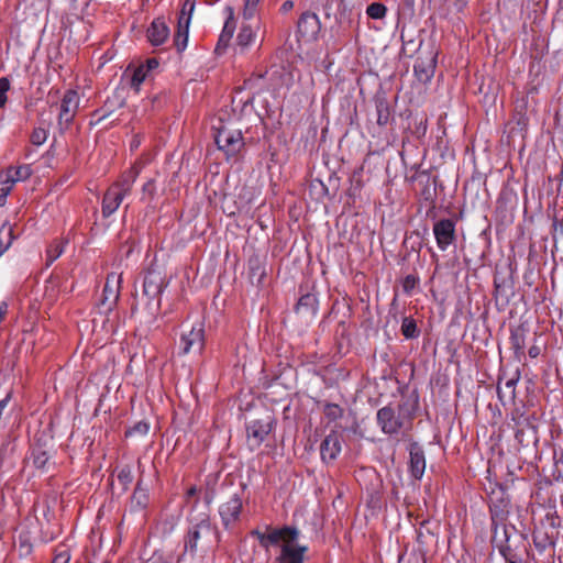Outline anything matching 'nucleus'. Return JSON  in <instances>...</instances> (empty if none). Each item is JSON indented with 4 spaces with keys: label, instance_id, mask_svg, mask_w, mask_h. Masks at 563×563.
Masks as SVG:
<instances>
[{
    "label": "nucleus",
    "instance_id": "obj_31",
    "mask_svg": "<svg viewBox=\"0 0 563 563\" xmlns=\"http://www.w3.org/2000/svg\"><path fill=\"white\" fill-rule=\"evenodd\" d=\"M47 131L43 128H35L30 136L31 143L34 145H42L47 140Z\"/></svg>",
    "mask_w": 563,
    "mask_h": 563
},
{
    "label": "nucleus",
    "instance_id": "obj_3",
    "mask_svg": "<svg viewBox=\"0 0 563 563\" xmlns=\"http://www.w3.org/2000/svg\"><path fill=\"white\" fill-rule=\"evenodd\" d=\"M137 175V169L132 168L120 183L113 184L107 190L102 200V214L104 217H110L118 210L123 199L130 194Z\"/></svg>",
    "mask_w": 563,
    "mask_h": 563
},
{
    "label": "nucleus",
    "instance_id": "obj_13",
    "mask_svg": "<svg viewBox=\"0 0 563 563\" xmlns=\"http://www.w3.org/2000/svg\"><path fill=\"white\" fill-rule=\"evenodd\" d=\"M377 422L386 434H395L402 428V422L390 407H383L377 411Z\"/></svg>",
    "mask_w": 563,
    "mask_h": 563
},
{
    "label": "nucleus",
    "instance_id": "obj_19",
    "mask_svg": "<svg viewBox=\"0 0 563 563\" xmlns=\"http://www.w3.org/2000/svg\"><path fill=\"white\" fill-rule=\"evenodd\" d=\"M227 20L223 26V30L219 36L218 47L223 46L227 47L229 42L231 41L234 31H235V21H234V12L232 8H227Z\"/></svg>",
    "mask_w": 563,
    "mask_h": 563
},
{
    "label": "nucleus",
    "instance_id": "obj_4",
    "mask_svg": "<svg viewBox=\"0 0 563 563\" xmlns=\"http://www.w3.org/2000/svg\"><path fill=\"white\" fill-rule=\"evenodd\" d=\"M216 144L223 151L228 158L236 157L244 147V139L241 130H233L221 125L214 136Z\"/></svg>",
    "mask_w": 563,
    "mask_h": 563
},
{
    "label": "nucleus",
    "instance_id": "obj_25",
    "mask_svg": "<svg viewBox=\"0 0 563 563\" xmlns=\"http://www.w3.org/2000/svg\"><path fill=\"white\" fill-rule=\"evenodd\" d=\"M401 332L404 336L407 339L417 338L419 332L415 320L410 318H405L401 324Z\"/></svg>",
    "mask_w": 563,
    "mask_h": 563
},
{
    "label": "nucleus",
    "instance_id": "obj_18",
    "mask_svg": "<svg viewBox=\"0 0 563 563\" xmlns=\"http://www.w3.org/2000/svg\"><path fill=\"white\" fill-rule=\"evenodd\" d=\"M409 467L412 477L416 479H420L423 476L426 470V459L423 451L417 445H413L410 449Z\"/></svg>",
    "mask_w": 563,
    "mask_h": 563
},
{
    "label": "nucleus",
    "instance_id": "obj_50",
    "mask_svg": "<svg viewBox=\"0 0 563 563\" xmlns=\"http://www.w3.org/2000/svg\"><path fill=\"white\" fill-rule=\"evenodd\" d=\"M3 254V246L0 247V256Z\"/></svg>",
    "mask_w": 563,
    "mask_h": 563
},
{
    "label": "nucleus",
    "instance_id": "obj_28",
    "mask_svg": "<svg viewBox=\"0 0 563 563\" xmlns=\"http://www.w3.org/2000/svg\"><path fill=\"white\" fill-rule=\"evenodd\" d=\"M70 556V551L66 545H58L55 550L52 563H69Z\"/></svg>",
    "mask_w": 563,
    "mask_h": 563
},
{
    "label": "nucleus",
    "instance_id": "obj_49",
    "mask_svg": "<svg viewBox=\"0 0 563 563\" xmlns=\"http://www.w3.org/2000/svg\"><path fill=\"white\" fill-rule=\"evenodd\" d=\"M415 71H416V73H419V71H420V65H419V64H416V65H415Z\"/></svg>",
    "mask_w": 563,
    "mask_h": 563
},
{
    "label": "nucleus",
    "instance_id": "obj_48",
    "mask_svg": "<svg viewBox=\"0 0 563 563\" xmlns=\"http://www.w3.org/2000/svg\"><path fill=\"white\" fill-rule=\"evenodd\" d=\"M196 493H197V488L195 486H192L187 490V497H191V496L196 495Z\"/></svg>",
    "mask_w": 563,
    "mask_h": 563
},
{
    "label": "nucleus",
    "instance_id": "obj_24",
    "mask_svg": "<svg viewBox=\"0 0 563 563\" xmlns=\"http://www.w3.org/2000/svg\"><path fill=\"white\" fill-rule=\"evenodd\" d=\"M147 74V69L145 68L144 65H141L137 68H135L131 78V87L137 91L140 89V86L146 79Z\"/></svg>",
    "mask_w": 563,
    "mask_h": 563
},
{
    "label": "nucleus",
    "instance_id": "obj_2",
    "mask_svg": "<svg viewBox=\"0 0 563 563\" xmlns=\"http://www.w3.org/2000/svg\"><path fill=\"white\" fill-rule=\"evenodd\" d=\"M220 540L219 530L211 523L208 515L191 522L184 539L185 552L196 554L198 551L207 553L212 550Z\"/></svg>",
    "mask_w": 563,
    "mask_h": 563
},
{
    "label": "nucleus",
    "instance_id": "obj_32",
    "mask_svg": "<svg viewBox=\"0 0 563 563\" xmlns=\"http://www.w3.org/2000/svg\"><path fill=\"white\" fill-rule=\"evenodd\" d=\"M511 345L516 353H521L525 347V335L522 331H515L510 336Z\"/></svg>",
    "mask_w": 563,
    "mask_h": 563
},
{
    "label": "nucleus",
    "instance_id": "obj_5",
    "mask_svg": "<svg viewBox=\"0 0 563 563\" xmlns=\"http://www.w3.org/2000/svg\"><path fill=\"white\" fill-rule=\"evenodd\" d=\"M196 7V0H185L181 10L179 12L177 21V30L174 36V45L178 53L184 52L187 48L189 25L191 16Z\"/></svg>",
    "mask_w": 563,
    "mask_h": 563
},
{
    "label": "nucleus",
    "instance_id": "obj_29",
    "mask_svg": "<svg viewBox=\"0 0 563 563\" xmlns=\"http://www.w3.org/2000/svg\"><path fill=\"white\" fill-rule=\"evenodd\" d=\"M323 412L329 420H336L342 417L343 410L336 404H327L323 408Z\"/></svg>",
    "mask_w": 563,
    "mask_h": 563
},
{
    "label": "nucleus",
    "instance_id": "obj_41",
    "mask_svg": "<svg viewBox=\"0 0 563 563\" xmlns=\"http://www.w3.org/2000/svg\"><path fill=\"white\" fill-rule=\"evenodd\" d=\"M294 8V2L291 0H286L282 7H280V11L283 13H287L288 11H290L291 9Z\"/></svg>",
    "mask_w": 563,
    "mask_h": 563
},
{
    "label": "nucleus",
    "instance_id": "obj_34",
    "mask_svg": "<svg viewBox=\"0 0 563 563\" xmlns=\"http://www.w3.org/2000/svg\"><path fill=\"white\" fill-rule=\"evenodd\" d=\"M10 89V80L7 77L0 78V108L7 103V92Z\"/></svg>",
    "mask_w": 563,
    "mask_h": 563
},
{
    "label": "nucleus",
    "instance_id": "obj_15",
    "mask_svg": "<svg viewBox=\"0 0 563 563\" xmlns=\"http://www.w3.org/2000/svg\"><path fill=\"white\" fill-rule=\"evenodd\" d=\"M341 437L336 432L328 434L320 445L321 459L323 462L334 461L341 453Z\"/></svg>",
    "mask_w": 563,
    "mask_h": 563
},
{
    "label": "nucleus",
    "instance_id": "obj_26",
    "mask_svg": "<svg viewBox=\"0 0 563 563\" xmlns=\"http://www.w3.org/2000/svg\"><path fill=\"white\" fill-rule=\"evenodd\" d=\"M12 240V228L7 223L2 224L0 228V247L3 246V253L9 249Z\"/></svg>",
    "mask_w": 563,
    "mask_h": 563
},
{
    "label": "nucleus",
    "instance_id": "obj_6",
    "mask_svg": "<svg viewBox=\"0 0 563 563\" xmlns=\"http://www.w3.org/2000/svg\"><path fill=\"white\" fill-rule=\"evenodd\" d=\"M243 508V490L232 494L219 506V515L225 529L232 528L239 520Z\"/></svg>",
    "mask_w": 563,
    "mask_h": 563
},
{
    "label": "nucleus",
    "instance_id": "obj_23",
    "mask_svg": "<svg viewBox=\"0 0 563 563\" xmlns=\"http://www.w3.org/2000/svg\"><path fill=\"white\" fill-rule=\"evenodd\" d=\"M387 8L380 2H373L366 8V14L368 18L374 20H380L385 18Z\"/></svg>",
    "mask_w": 563,
    "mask_h": 563
},
{
    "label": "nucleus",
    "instance_id": "obj_11",
    "mask_svg": "<svg viewBox=\"0 0 563 563\" xmlns=\"http://www.w3.org/2000/svg\"><path fill=\"white\" fill-rule=\"evenodd\" d=\"M244 19L241 25L240 32L236 36V45L243 51L254 43L257 32L261 27V21L258 19Z\"/></svg>",
    "mask_w": 563,
    "mask_h": 563
},
{
    "label": "nucleus",
    "instance_id": "obj_1",
    "mask_svg": "<svg viewBox=\"0 0 563 563\" xmlns=\"http://www.w3.org/2000/svg\"><path fill=\"white\" fill-rule=\"evenodd\" d=\"M252 533L266 550L269 547H279L280 551L276 558L278 563H303L308 548L298 543L299 531L296 528L267 529L266 532L256 530Z\"/></svg>",
    "mask_w": 563,
    "mask_h": 563
},
{
    "label": "nucleus",
    "instance_id": "obj_39",
    "mask_svg": "<svg viewBox=\"0 0 563 563\" xmlns=\"http://www.w3.org/2000/svg\"><path fill=\"white\" fill-rule=\"evenodd\" d=\"M47 460L48 457L45 452H38L37 454L33 455V463L35 464L36 467H44Z\"/></svg>",
    "mask_w": 563,
    "mask_h": 563
},
{
    "label": "nucleus",
    "instance_id": "obj_7",
    "mask_svg": "<svg viewBox=\"0 0 563 563\" xmlns=\"http://www.w3.org/2000/svg\"><path fill=\"white\" fill-rule=\"evenodd\" d=\"M205 345V327L201 321L195 322L189 331H184L179 340L180 353L201 352Z\"/></svg>",
    "mask_w": 563,
    "mask_h": 563
},
{
    "label": "nucleus",
    "instance_id": "obj_43",
    "mask_svg": "<svg viewBox=\"0 0 563 563\" xmlns=\"http://www.w3.org/2000/svg\"><path fill=\"white\" fill-rule=\"evenodd\" d=\"M145 68L147 69V73L151 70V69H154L158 66V62L155 59V58H152V59H148L146 62V65H144Z\"/></svg>",
    "mask_w": 563,
    "mask_h": 563
},
{
    "label": "nucleus",
    "instance_id": "obj_51",
    "mask_svg": "<svg viewBox=\"0 0 563 563\" xmlns=\"http://www.w3.org/2000/svg\"><path fill=\"white\" fill-rule=\"evenodd\" d=\"M509 563H518V562H516V561H509Z\"/></svg>",
    "mask_w": 563,
    "mask_h": 563
},
{
    "label": "nucleus",
    "instance_id": "obj_47",
    "mask_svg": "<svg viewBox=\"0 0 563 563\" xmlns=\"http://www.w3.org/2000/svg\"><path fill=\"white\" fill-rule=\"evenodd\" d=\"M434 66H435V58L432 57L431 63H430L431 71H430V74H426L427 78H430L432 76V69L434 68Z\"/></svg>",
    "mask_w": 563,
    "mask_h": 563
},
{
    "label": "nucleus",
    "instance_id": "obj_38",
    "mask_svg": "<svg viewBox=\"0 0 563 563\" xmlns=\"http://www.w3.org/2000/svg\"><path fill=\"white\" fill-rule=\"evenodd\" d=\"M32 551V544L25 539L20 538L19 540V552L20 555H29Z\"/></svg>",
    "mask_w": 563,
    "mask_h": 563
},
{
    "label": "nucleus",
    "instance_id": "obj_45",
    "mask_svg": "<svg viewBox=\"0 0 563 563\" xmlns=\"http://www.w3.org/2000/svg\"><path fill=\"white\" fill-rule=\"evenodd\" d=\"M528 353L530 357L534 358L540 354V349L537 345H533L529 349Z\"/></svg>",
    "mask_w": 563,
    "mask_h": 563
},
{
    "label": "nucleus",
    "instance_id": "obj_14",
    "mask_svg": "<svg viewBox=\"0 0 563 563\" xmlns=\"http://www.w3.org/2000/svg\"><path fill=\"white\" fill-rule=\"evenodd\" d=\"M169 35V27L163 18L154 19L146 30V37L152 46L163 45Z\"/></svg>",
    "mask_w": 563,
    "mask_h": 563
},
{
    "label": "nucleus",
    "instance_id": "obj_36",
    "mask_svg": "<svg viewBox=\"0 0 563 563\" xmlns=\"http://www.w3.org/2000/svg\"><path fill=\"white\" fill-rule=\"evenodd\" d=\"M417 284H418V278L416 276H413V275L406 276L402 282L404 291L407 294H410L411 290L417 286Z\"/></svg>",
    "mask_w": 563,
    "mask_h": 563
},
{
    "label": "nucleus",
    "instance_id": "obj_16",
    "mask_svg": "<svg viewBox=\"0 0 563 563\" xmlns=\"http://www.w3.org/2000/svg\"><path fill=\"white\" fill-rule=\"evenodd\" d=\"M165 286L164 276L159 272L148 271L144 278L143 291L151 299H158Z\"/></svg>",
    "mask_w": 563,
    "mask_h": 563
},
{
    "label": "nucleus",
    "instance_id": "obj_46",
    "mask_svg": "<svg viewBox=\"0 0 563 563\" xmlns=\"http://www.w3.org/2000/svg\"><path fill=\"white\" fill-rule=\"evenodd\" d=\"M515 380L514 379H509L506 382L505 386L511 390V393H514V389H515Z\"/></svg>",
    "mask_w": 563,
    "mask_h": 563
},
{
    "label": "nucleus",
    "instance_id": "obj_21",
    "mask_svg": "<svg viewBox=\"0 0 563 563\" xmlns=\"http://www.w3.org/2000/svg\"><path fill=\"white\" fill-rule=\"evenodd\" d=\"M16 183L8 169L0 173V196L7 197Z\"/></svg>",
    "mask_w": 563,
    "mask_h": 563
},
{
    "label": "nucleus",
    "instance_id": "obj_35",
    "mask_svg": "<svg viewBox=\"0 0 563 563\" xmlns=\"http://www.w3.org/2000/svg\"><path fill=\"white\" fill-rule=\"evenodd\" d=\"M388 120H389L388 107L384 103H379L377 106V123L379 125H385V124H387Z\"/></svg>",
    "mask_w": 563,
    "mask_h": 563
},
{
    "label": "nucleus",
    "instance_id": "obj_12",
    "mask_svg": "<svg viewBox=\"0 0 563 563\" xmlns=\"http://www.w3.org/2000/svg\"><path fill=\"white\" fill-rule=\"evenodd\" d=\"M79 107V96L76 90H67L60 102L59 123L69 124Z\"/></svg>",
    "mask_w": 563,
    "mask_h": 563
},
{
    "label": "nucleus",
    "instance_id": "obj_22",
    "mask_svg": "<svg viewBox=\"0 0 563 563\" xmlns=\"http://www.w3.org/2000/svg\"><path fill=\"white\" fill-rule=\"evenodd\" d=\"M11 176L19 183L26 180L32 175L30 165H20L7 168Z\"/></svg>",
    "mask_w": 563,
    "mask_h": 563
},
{
    "label": "nucleus",
    "instance_id": "obj_10",
    "mask_svg": "<svg viewBox=\"0 0 563 563\" xmlns=\"http://www.w3.org/2000/svg\"><path fill=\"white\" fill-rule=\"evenodd\" d=\"M433 234L437 245L445 251L455 241V223L451 219H442L434 223Z\"/></svg>",
    "mask_w": 563,
    "mask_h": 563
},
{
    "label": "nucleus",
    "instance_id": "obj_44",
    "mask_svg": "<svg viewBox=\"0 0 563 563\" xmlns=\"http://www.w3.org/2000/svg\"><path fill=\"white\" fill-rule=\"evenodd\" d=\"M143 191L144 192H148L150 195L153 194V191H154V183H153V180H148L146 184H144Z\"/></svg>",
    "mask_w": 563,
    "mask_h": 563
},
{
    "label": "nucleus",
    "instance_id": "obj_9",
    "mask_svg": "<svg viewBox=\"0 0 563 563\" xmlns=\"http://www.w3.org/2000/svg\"><path fill=\"white\" fill-rule=\"evenodd\" d=\"M121 283V274L111 273L108 275L100 301L104 312H110L115 307L120 297Z\"/></svg>",
    "mask_w": 563,
    "mask_h": 563
},
{
    "label": "nucleus",
    "instance_id": "obj_40",
    "mask_svg": "<svg viewBox=\"0 0 563 563\" xmlns=\"http://www.w3.org/2000/svg\"><path fill=\"white\" fill-rule=\"evenodd\" d=\"M118 477L123 483H130L132 481L130 470H121Z\"/></svg>",
    "mask_w": 563,
    "mask_h": 563
},
{
    "label": "nucleus",
    "instance_id": "obj_30",
    "mask_svg": "<svg viewBox=\"0 0 563 563\" xmlns=\"http://www.w3.org/2000/svg\"><path fill=\"white\" fill-rule=\"evenodd\" d=\"M317 303V299L311 294H306L301 296L297 303V311H300L302 308H310L311 310H314Z\"/></svg>",
    "mask_w": 563,
    "mask_h": 563
},
{
    "label": "nucleus",
    "instance_id": "obj_8",
    "mask_svg": "<svg viewBox=\"0 0 563 563\" xmlns=\"http://www.w3.org/2000/svg\"><path fill=\"white\" fill-rule=\"evenodd\" d=\"M273 419L267 415L266 419L251 421L246 427L247 445L251 450L258 449L272 431Z\"/></svg>",
    "mask_w": 563,
    "mask_h": 563
},
{
    "label": "nucleus",
    "instance_id": "obj_20",
    "mask_svg": "<svg viewBox=\"0 0 563 563\" xmlns=\"http://www.w3.org/2000/svg\"><path fill=\"white\" fill-rule=\"evenodd\" d=\"M65 243L62 240L53 241L46 249V265H52L63 253Z\"/></svg>",
    "mask_w": 563,
    "mask_h": 563
},
{
    "label": "nucleus",
    "instance_id": "obj_17",
    "mask_svg": "<svg viewBox=\"0 0 563 563\" xmlns=\"http://www.w3.org/2000/svg\"><path fill=\"white\" fill-rule=\"evenodd\" d=\"M298 33L306 38H313L320 29L319 18L314 13H302L298 21Z\"/></svg>",
    "mask_w": 563,
    "mask_h": 563
},
{
    "label": "nucleus",
    "instance_id": "obj_33",
    "mask_svg": "<svg viewBox=\"0 0 563 563\" xmlns=\"http://www.w3.org/2000/svg\"><path fill=\"white\" fill-rule=\"evenodd\" d=\"M260 1L261 0H245L244 1L243 16L245 19H252L253 16H255Z\"/></svg>",
    "mask_w": 563,
    "mask_h": 563
},
{
    "label": "nucleus",
    "instance_id": "obj_37",
    "mask_svg": "<svg viewBox=\"0 0 563 563\" xmlns=\"http://www.w3.org/2000/svg\"><path fill=\"white\" fill-rule=\"evenodd\" d=\"M150 430V426L146 422H139L136 423L129 432L128 434H146Z\"/></svg>",
    "mask_w": 563,
    "mask_h": 563
},
{
    "label": "nucleus",
    "instance_id": "obj_42",
    "mask_svg": "<svg viewBox=\"0 0 563 563\" xmlns=\"http://www.w3.org/2000/svg\"><path fill=\"white\" fill-rule=\"evenodd\" d=\"M7 312H8V303H7V301H2L0 303V322L4 319Z\"/></svg>",
    "mask_w": 563,
    "mask_h": 563
},
{
    "label": "nucleus",
    "instance_id": "obj_27",
    "mask_svg": "<svg viewBox=\"0 0 563 563\" xmlns=\"http://www.w3.org/2000/svg\"><path fill=\"white\" fill-rule=\"evenodd\" d=\"M515 437L522 443L526 429L530 428V422L527 418H518L515 420Z\"/></svg>",
    "mask_w": 563,
    "mask_h": 563
}]
</instances>
